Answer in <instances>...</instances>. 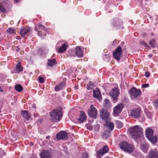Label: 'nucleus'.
Instances as JSON below:
<instances>
[{
	"mask_svg": "<svg viewBox=\"0 0 158 158\" xmlns=\"http://www.w3.org/2000/svg\"><path fill=\"white\" fill-rule=\"evenodd\" d=\"M143 129L138 125L131 127L129 129L131 136L135 139L139 138L143 136Z\"/></svg>",
	"mask_w": 158,
	"mask_h": 158,
	"instance_id": "nucleus-1",
	"label": "nucleus"
},
{
	"mask_svg": "<svg viewBox=\"0 0 158 158\" xmlns=\"http://www.w3.org/2000/svg\"><path fill=\"white\" fill-rule=\"evenodd\" d=\"M50 116L53 121H57L60 120L62 116L61 110L59 109L54 110L50 114Z\"/></svg>",
	"mask_w": 158,
	"mask_h": 158,
	"instance_id": "nucleus-2",
	"label": "nucleus"
},
{
	"mask_svg": "<svg viewBox=\"0 0 158 158\" xmlns=\"http://www.w3.org/2000/svg\"><path fill=\"white\" fill-rule=\"evenodd\" d=\"M153 130L151 128H148L146 130L145 135L148 140L152 143L155 144L157 142V138L156 136H153Z\"/></svg>",
	"mask_w": 158,
	"mask_h": 158,
	"instance_id": "nucleus-3",
	"label": "nucleus"
},
{
	"mask_svg": "<svg viewBox=\"0 0 158 158\" xmlns=\"http://www.w3.org/2000/svg\"><path fill=\"white\" fill-rule=\"evenodd\" d=\"M119 147L123 151L129 153H132L134 150L133 146L126 141L121 142L119 145Z\"/></svg>",
	"mask_w": 158,
	"mask_h": 158,
	"instance_id": "nucleus-4",
	"label": "nucleus"
},
{
	"mask_svg": "<svg viewBox=\"0 0 158 158\" xmlns=\"http://www.w3.org/2000/svg\"><path fill=\"white\" fill-rule=\"evenodd\" d=\"M131 98L137 99L140 96L141 92L139 89H137L135 87H132L129 91Z\"/></svg>",
	"mask_w": 158,
	"mask_h": 158,
	"instance_id": "nucleus-5",
	"label": "nucleus"
},
{
	"mask_svg": "<svg viewBox=\"0 0 158 158\" xmlns=\"http://www.w3.org/2000/svg\"><path fill=\"white\" fill-rule=\"evenodd\" d=\"M11 6L10 2L7 0H3L0 3V11L2 13H5V9H9Z\"/></svg>",
	"mask_w": 158,
	"mask_h": 158,
	"instance_id": "nucleus-6",
	"label": "nucleus"
},
{
	"mask_svg": "<svg viewBox=\"0 0 158 158\" xmlns=\"http://www.w3.org/2000/svg\"><path fill=\"white\" fill-rule=\"evenodd\" d=\"M119 94V91L117 87L114 88L110 92V94L112 97L114 102H115L117 101V97Z\"/></svg>",
	"mask_w": 158,
	"mask_h": 158,
	"instance_id": "nucleus-7",
	"label": "nucleus"
},
{
	"mask_svg": "<svg viewBox=\"0 0 158 158\" xmlns=\"http://www.w3.org/2000/svg\"><path fill=\"white\" fill-rule=\"evenodd\" d=\"M122 49L120 46H118L116 48L113 54L114 59L118 61L121 58V56L122 54Z\"/></svg>",
	"mask_w": 158,
	"mask_h": 158,
	"instance_id": "nucleus-8",
	"label": "nucleus"
},
{
	"mask_svg": "<svg viewBox=\"0 0 158 158\" xmlns=\"http://www.w3.org/2000/svg\"><path fill=\"white\" fill-rule=\"evenodd\" d=\"M109 113L106 109L102 108L100 110L101 117L106 122L109 118Z\"/></svg>",
	"mask_w": 158,
	"mask_h": 158,
	"instance_id": "nucleus-9",
	"label": "nucleus"
},
{
	"mask_svg": "<svg viewBox=\"0 0 158 158\" xmlns=\"http://www.w3.org/2000/svg\"><path fill=\"white\" fill-rule=\"evenodd\" d=\"M97 111L95 107L92 105H91L90 108L88 110V114L90 117L95 118L97 114Z\"/></svg>",
	"mask_w": 158,
	"mask_h": 158,
	"instance_id": "nucleus-10",
	"label": "nucleus"
},
{
	"mask_svg": "<svg viewBox=\"0 0 158 158\" xmlns=\"http://www.w3.org/2000/svg\"><path fill=\"white\" fill-rule=\"evenodd\" d=\"M41 158H51L52 153L49 150H43L40 153Z\"/></svg>",
	"mask_w": 158,
	"mask_h": 158,
	"instance_id": "nucleus-11",
	"label": "nucleus"
},
{
	"mask_svg": "<svg viewBox=\"0 0 158 158\" xmlns=\"http://www.w3.org/2000/svg\"><path fill=\"white\" fill-rule=\"evenodd\" d=\"M67 133L64 131H61L56 135V137L58 140H66L68 139Z\"/></svg>",
	"mask_w": 158,
	"mask_h": 158,
	"instance_id": "nucleus-12",
	"label": "nucleus"
},
{
	"mask_svg": "<svg viewBox=\"0 0 158 158\" xmlns=\"http://www.w3.org/2000/svg\"><path fill=\"white\" fill-rule=\"evenodd\" d=\"M109 151L108 147L107 145L104 146L103 148L97 152L98 158H100L105 153H107Z\"/></svg>",
	"mask_w": 158,
	"mask_h": 158,
	"instance_id": "nucleus-13",
	"label": "nucleus"
},
{
	"mask_svg": "<svg viewBox=\"0 0 158 158\" xmlns=\"http://www.w3.org/2000/svg\"><path fill=\"white\" fill-rule=\"evenodd\" d=\"M130 115L134 118H138L140 115V109L139 108L134 109L131 110L130 112Z\"/></svg>",
	"mask_w": 158,
	"mask_h": 158,
	"instance_id": "nucleus-14",
	"label": "nucleus"
},
{
	"mask_svg": "<svg viewBox=\"0 0 158 158\" xmlns=\"http://www.w3.org/2000/svg\"><path fill=\"white\" fill-rule=\"evenodd\" d=\"M123 108V106L121 103L118 104L114 108V113L116 115L119 114L121 112Z\"/></svg>",
	"mask_w": 158,
	"mask_h": 158,
	"instance_id": "nucleus-15",
	"label": "nucleus"
},
{
	"mask_svg": "<svg viewBox=\"0 0 158 158\" xmlns=\"http://www.w3.org/2000/svg\"><path fill=\"white\" fill-rule=\"evenodd\" d=\"M21 114L23 118L26 120H29L31 118L30 115L27 110H22Z\"/></svg>",
	"mask_w": 158,
	"mask_h": 158,
	"instance_id": "nucleus-16",
	"label": "nucleus"
},
{
	"mask_svg": "<svg viewBox=\"0 0 158 158\" xmlns=\"http://www.w3.org/2000/svg\"><path fill=\"white\" fill-rule=\"evenodd\" d=\"M149 158H158V152L152 149L149 154Z\"/></svg>",
	"mask_w": 158,
	"mask_h": 158,
	"instance_id": "nucleus-17",
	"label": "nucleus"
},
{
	"mask_svg": "<svg viewBox=\"0 0 158 158\" xmlns=\"http://www.w3.org/2000/svg\"><path fill=\"white\" fill-rule=\"evenodd\" d=\"M31 31V29L30 27H28L26 28H23L20 30V34L22 36H24L29 32Z\"/></svg>",
	"mask_w": 158,
	"mask_h": 158,
	"instance_id": "nucleus-18",
	"label": "nucleus"
},
{
	"mask_svg": "<svg viewBox=\"0 0 158 158\" xmlns=\"http://www.w3.org/2000/svg\"><path fill=\"white\" fill-rule=\"evenodd\" d=\"M104 127L106 129H107V130L112 131L114 128V125L112 122H106V124L104 125Z\"/></svg>",
	"mask_w": 158,
	"mask_h": 158,
	"instance_id": "nucleus-19",
	"label": "nucleus"
},
{
	"mask_svg": "<svg viewBox=\"0 0 158 158\" xmlns=\"http://www.w3.org/2000/svg\"><path fill=\"white\" fill-rule=\"evenodd\" d=\"M86 119V117L83 112H81L80 115V118L78 119V122L80 123H82L85 121Z\"/></svg>",
	"mask_w": 158,
	"mask_h": 158,
	"instance_id": "nucleus-20",
	"label": "nucleus"
},
{
	"mask_svg": "<svg viewBox=\"0 0 158 158\" xmlns=\"http://www.w3.org/2000/svg\"><path fill=\"white\" fill-rule=\"evenodd\" d=\"M68 47V44L67 43H64L62 45V46L57 49L59 53L63 52L65 51Z\"/></svg>",
	"mask_w": 158,
	"mask_h": 158,
	"instance_id": "nucleus-21",
	"label": "nucleus"
},
{
	"mask_svg": "<svg viewBox=\"0 0 158 158\" xmlns=\"http://www.w3.org/2000/svg\"><path fill=\"white\" fill-rule=\"evenodd\" d=\"M94 97L96 98L99 100L101 99V95L99 90H93Z\"/></svg>",
	"mask_w": 158,
	"mask_h": 158,
	"instance_id": "nucleus-22",
	"label": "nucleus"
},
{
	"mask_svg": "<svg viewBox=\"0 0 158 158\" xmlns=\"http://www.w3.org/2000/svg\"><path fill=\"white\" fill-rule=\"evenodd\" d=\"M75 53L76 55L79 57L82 56L83 52L81 48L79 47H77L76 48Z\"/></svg>",
	"mask_w": 158,
	"mask_h": 158,
	"instance_id": "nucleus-23",
	"label": "nucleus"
},
{
	"mask_svg": "<svg viewBox=\"0 0 158 158\" xmlns=\"http://www.w3.org/2000/svg\"><path fill=\"white\" fill-rule=\"evenodd\" d=\"M56 63L55 59L53 58L52 59H48V66L52 67L55 65Z\"/></svg>",
	"mask_w": 158,
	"mask_h": 158,
	"instance_id": "nucleus-24",
	"label": "nucleus"
},
{
	"mask_svg": "<svg viewBox=\"0 0 158 158\" xmlns=\"http://www.w3.org/2000/svg\"><path fill=\"white\" fill-rule=\"evenodd\" d=\"M64 83L62 82L60 83V84L56 85L55 88V89L56 91H58L59 90L62 89L64 86Z\"/></svg>",
	"mask_w": 158,
	"mask_h": 158,
	"instance_id": "nucleus-25",
	"label": "nucleus"
},
{
	"mask_svg": "<svg viewBox=\"0 0 158 158\" xmlns=\"http://www.w3.org/2000/svg\"><path fill=\"white\" fill-rule=\"evenodd\" d=\"M110 131V130H107L105 131L103 134V138L104 139H106L108 137H109L110 135V133L111 132Z\"/></svg>",
	"mask_w": 158,
	"mask_h": 158,
	"instance_id": "nucleus-26",
	"label": "nucleus"
},
{
	"mask_svg": "<svg viewBox=\"0 0 158 158\" xmlns=\"http://www.w3.org/2000/svg\"><path fill=\"white\" fill-rule=\"evenodd\" d=\"M16 70L19 72H20L23 71V69L21 65V63L19 62L16 66Z\"/></svg>",
	"mask_w": 158,
	"mask_h": 158,
	"instance_id": "nucleus-27",
	"label": "nucleus"
},
{
	"mask_svg": "<svg viewBox=\"0 0 158 158\" xmlns=\"http://www.w3.org/2000/svg\"><path fill=\"white\" fill-rule=\"evenodd\" d=\"M94 86V84L91 81L89 82L86 86V88L88 90H90L93 88Z\"/></svg>",
	"mask_w": 158,
	"mask_h": 158,
	"instance_id": "nucleus-28",
	"label": "nucleus"
},
{
	"mask_svg": "<svg viewBox=\"0 0 158 158\" xmlns=\"http://www.w3.org/2000/svg\"><path fill=\"white\" fill-rule=\"evenodd\" d=\"M115 122L117 128L120 129L123 127V124L122 122L118 120H116Z\"/></svg>",
	"mask_w": 158,
	"mask_h": 158,
	"instance_id": "nucleus-29",
	"label": "nucleus"
},
{
	"mask_svg": "<svg viewBox=\"0 0 158 158\" xmlns=\"http://www.w3.org/2000/svg\"><path fill=\"white\" fill-rule=\"evenodd\" d=\"M23 87L21 85L19 84H18L15 85V89L18 91L20 92L23 90Z\"/></svg>",
	"mask_w": 158,
	"mask_h": 158,
	"instance_id": "nucleus-30",
	"label": "nucleus"
},
{
	"mask_svg": "<svg viewBox=\"0 0 158 158\" xmlns=\"http://www.w3.org/2000/svg\"><path fill=\"white\" fill-rule=\"evenodd\" d=\"M149 44L152 47H155L156 45V40L154 39L151 40L149 42Z\"/></svg>",
	"mask_w": 158,
	"mask_h": 158,
	"instance_id": "nucleus-31",
	"label": "nucleus"
},
{
	"mask_svg": "<svg viewBox=\"0 0 158 158\" xmlns=\"http://www.w3.org/2000/svg\"><path fill=\"white\" fill-rule=\"evenodd\" d=\"M6 31L7 33L12 34L14 33L15 31V30L14 28L9 27L8 28V29L6 30Z\"/></svg>",
	"mask_w": 158,
	"mask_h": 158,
	"instance_id": "nucleus-32",
	"label": "nucleus"
},
{
	"mask_svg": "<svg viewBox=\"0 0 158 158\" xmlns=\"http://www.w3.org/2000/svg\"><path fill=\"white\" fill-rule=\"evenodd\" d=\"M141 148L142 150L144 152L146 153L147 151V147L145 144H142L141 146Z\"/></svg>",
	"mask_w": 158,
	"mask_h": 158,
	"instance_id": "nucleus-33",
	"label": "nucleus"
},
{
	"mask_svg": "<svg viewBox=\"0 0 158 158\" xmlns=\"http://www.w3.org/2000/svg\"><path fill=\"white\" fill-rule=\"evenodd\" d=\"M86 128L89 130H92L93 129L92 126L89 124H87L85 125Z\"/></svg>",
	"mask_w": 158,
	"mask_h": 158,
	"instance_id": "nucleus-34",
	"label": "nucleus"
},
{
	"mask_svg": "<svg viewBox=\"0 0 158 158\" xmlns=\"http://www.w3.org/2000/svg\"><path fill=\"white\" fill-rule=\"evenodd\" d=\"M100 129V125L99 124H96L94 126V129L96 131H98Z\"/></svg>",
	"mask_w": 158,
	"mask_h": 158,
	"instance_id": "nucleus-35",
	"label": "nucleus"
},
{
	"mask_svg": "<svg viewBox=\"0 0 158 158\" xmlns=\"http://www.w3.org/2000/svg\"><path fill=\"white\" fill-rule=\"evenodd\" d=\"M140 43L142 45H143L145 47H149L148 44L147 43H146L144 41H140Z\"/></svg>",
	"mask_w": 158,
	"mask_h": 158,
	"instance_id": "nucleus-36",
	"label": "nucleus"
},
{
	"mask_svg": "<svg viewBox=\"0 0 158 158\" xmlns=\"http://www.w3.org/2000/svg\"><path fill=\"white\" fill-rule=\"evenodd\" d=\"M36 31L38 32V35L42 38H44V37L46 36L45 35H42V32L41 31H38L37 30H36Z\"/></svg>",
	"mask_w": 158,
	"mask_h": 158,
	"instance_id": "nucleus-37",
	"label": "nucleus"
},
{
	"mask_svg": "<svg viewBox=\"0 0 158 158\" xmlns=\"http://www.w3.org/2000/svg\"><path fill=\"white\" fill-rule=\"evenodd\" d=\"M38 79L39 80V82L40 83H42L44 82V77H38Z\"/></svg>",
	"mask_w": 158,
	"mask_h": 158,
	"instance_id": "nucleus-38",
	"label": "nucleus"
},
{
	"mask_svg": "<svg viewBox=\"0 0 158 158\" xmlns=\"http://www.w3.org/2000/svg\"><path fill=\"white\" fill-rule=\"evenodd\" d=\"M38 26H39V29H43L44 31L46 30V28L44 26H43L41 24H40L39 25H38Z\"/></svg>",
	"mask_w": 158,
	"mask_h": 158,
	"instance_id": "nucleus-39",
	"label": "nucleus"
},
{
	"mask_svg": "<svg viewBox=\"0 0 158 158\" xmlns=\"http://www.w3.org/2000/svg\"><path fill=\"white\" fill-rule=\"evenodd\" d=\"M88 155L87 153H84L82 156V158H88Z\"/></svg>",
	"mask_w": 158,
	"mask_h": 158,
	"instance_id": "nucleus-40",
	"label": "nucleus"
},
{
	"mask_svg": "<svg viewBox=\"0 0 158 158\" xmlns=\"http://www.w3.org/2000/svg\"><path fill=\"white\" fill-rule=\"evenodd\" d=\"M155 106L157 109H158V100H156L155 101Z\"/></svg>",
	"mask_w": 158,
	"mask_h": 158,
	"instance_id": "nucleus-41",
	"label": "nucleus"
},
{
	"mask_svg": "<svg viewBox=\"0 0 158 158\" xmlns=\"http://www.w3.org/2000/svg\"><path fill=\"white\" fill-rule=\"evenodd\" d=\"M150 75V73L148 72H146L145 73V76L146 77H149Z\"/></svg>",
	"mask_w": 158,
	"mask_h": 158,
	"instance_id": "nucleus-42",
	"label": "nucleus"
},
{
	"mask_svg": "<svg viewBox=\"0 0 158 158\" xmlns=\"http://www.w3.org/2000/svg\"><path fill=\"white\" fill-rule=\"evenodd\" d=\"M110 101L109 100L106 99L104 100V103L106 104H108L109 103Z\"/></svg>",
	"mask_w": 158,
	"mask_h": 158,
	"instance_id": "nucleus-43",
	"label": "nucleus"
},
{
	"mask_svg": "<svg viewBox=\"0 0 158 158\" xmlns=\"http://www.w3.org/2000/svg\"><path fill=\"white\" fill-rule=\"evenodd\" d=\"M149 85L148 84H145L142 85V87L143 88H146L148 87Z\"/></svg>",
	"mask_w": 158,
	"mask_h": 158,
	"instance_id": "nucleus-44",
	"label": "nucleus"
},
{
	"mask_svg": "<svg viewBox=\"0 0 158 158\" xmlns=\"http://www.w3.org/2000/svg\"><path fill=\"white\" fill-rule=\"evenodd\" d=\"M15 50L17 52H19L20 50V49L19 48H18V47H17Z\"/></svg>",
	"mask_w": 158,
	"mask_h": 158,
	"instance_id": "nucleus-45",
	"label": "nucleus"
},
{
	"mask_svg": "<svg viewBox=\"0 0 158 158\" xmlns=\"http://www.w3.org/2000/svg\"><path fill=\"white\" fill-rule=\"evenodd\" d=\"M14 1L15 3H17L20 1V0H14Z\"/></svg>",
	"mask_w": 158,
	"mask_h": 158,
	"instance_id": "nucleus-46",
	"label": "nucleus"
},
{
	"mask_svg": "<svg viewBox=\"0 0 158 158\" xmlns=\"http://www.w3.org/2000/svg\"><path fill=\"white\" fill-rule=\"evenodd\" d=\"M152 56H153L152 54H149V55H148V57L149 58H151L152 57Z\"/></svg>",
	"mask_w": 158,
	"mask_h": 158,
	"instance_id": "nucleus-47",
	"label": "nucleus"
},
{
	"mask_svg": "<svg viewBox=\"0 0 158 158\" xmlns=\"http://www.w3.org/2000/svg\"><path fill=\"white\" fill-rule=\"evenodd\" d=\"M0 91L1 92H3V90L1 87H0Z\"/></svg>",
	"mask_w": 158,
	"mask_h": 158,
	"instance_id": "nucleus-48",
	"label": "nucleus"
},
{
	"mask_svg": "<svg viewBox=\"0 0 158 158\" xmlns=\"http://www.w3.org/2000/svg\"><path fill=\"white\" fill-rule=\"evenodd\" d=\"M50 138V136H47L46 137V139H49Z\"/></svg>",
	"mask_w": 158,
	"mask_h": 158,
	"instance_id": "nucleus-49",
	"label": "nucleus"
},
{
	"mask_svg": "<svg viewBox=\"0 0 158 158\" xmlns=\"http://www.w3.org/2000/svg\"><path fill=\"white\" fill-rule=\"evenodd\" d=\"M145 35H144V34H143V36L144 37V36H145Z\"/></svg>",
	"mask_w": 158,
	"mask_h": 158,
	"instance_id": "nucleus-50",
	"label": "nucleus"
},
{
	"mask_svg": "<svg viewBox=\"0 0 158 158\" xmlns=\"http://www.w3.org/2000/svg\"><path fill=\"white\" fill-rule=\"evenodd\" d=\"M33 107H34V108H35V106H33Z\"/></svg>",
	"mask_w": 158,
	"mask_h": 158,
	"instance_id": "nucleus-51",
	"label": "nucleus"
}]
</instances>
